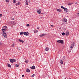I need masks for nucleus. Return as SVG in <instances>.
<instances>
[{
    "label": "nucleus",
    "mask_w": 79,
    "mask_h": 79,
    "mask_svg": "<svg viewBox=\"0 0 79 79\" xmlns=\"http://www.w3.org/2000/svg\"><path fill=\"white\" fill-rule=\"evenodd\" d=\"M2 36H3L4 38L6 39L7 38V36L6 35V33L5 32H3V33L2 34Z\"/></svg>",
    "instance_id": "1"
},
{
    "label": "nucleus",
    "mask_w": 79,
    "mask_h": 79,
    "mask_svg": "<svg viewBox=\"0 0 79 79\" xmlns=\"http://www.w3.org/2000/svg\"><path fill=\"white\" fill-rule=\"evenodd\" d=\"M57 42H58V43H60V44H64L63 40H57Z\"/></svg>",
    "instance_id": "2"
},
{
    "label": "nucleus",
    "mask_w": 79,
    "mask_h": 79,
    "mask_svg": "<svg viewBox=\"0 0 79 79\" xmlns=\"http://www.w3.org/2000/svg\"><path fill=\"white\" fill-rule=\"evenodd\" d=\"M16 61V60L15 59H12L10 60V62H11V63H13V62H15Z\"/></svg>",
    "instance_id": "3"
},
{
    "label": "nucleus",
    "mask_w": 79,
    "mask_h": 79,
    "mask_svg": "<svg viewBox=\"0 0 79 79\" xmlns=\"http://www.w3.org/2000/svg\"><path fill=\"white\" fill-rule=\"evenodd\" d=\"M37 11V12L38 13H39V14H42V13H41V9H38Z\"/></svg>",
    "instance_id": "4"
},
{
    "label": "nucleus",
    "mask_w": 79,
    "mask_h": 79,
    "mask_svg": "<svg viewBox=\"0 0 79 79\" xmlns=\"http://www.w3.org/2000/svg\"><path fill=\"white\" fill-rule=\"evenodd\" d=\"M74 43L73 42V43L70 46V48H73L74 47Z\"/></svg>",
    "instance_id": "5"
},
{
    "label": "nucleus",
    "mask_w": 79,
    "mask_h": 79,
    "mask_svg": "<svg viewBox=\"0 0 79 79\" xmlns=\"http://www.w3.org/2000/svg\"><path fill=\"white\" fill-rule=\"evenodd\" d=\"M24 34L25 35L27 36L29 34V33H28V32H24Z\"/></svg>",
    "instance_id": "6"
},
{
    "label": "nucleus",
    "mask_w": 79,
    "mask_h": 79,
    "mask_svg": "<svg viewBox=\"0 0 79 79\" xmlns=\"http://www.w3.org/2000/svg\"><path fill=\"white\" fill-rule=\"evenodd\" d=\"M69 35V31H67L65 33V35H66V36H68Z\"/></svg>",
    "instance_id": "7"
},
{
    "label": "nucleus",
    "mask_w": 79,
    "mask_h": 79,
    "mask_svg": "<svg viewBox=\"0 0 79 79\" xmlns=\"http://www.w3.org/2000/svg\"><path fill=\"white\" fill-rule=\"evenodd\" d=\"M31 68L33 69H34L35 68V67L34 66H33L32 67H31Z\"/></svg>",
    "instance_id": "8"
},
{
    "label": "nucleus",
    "mask_w": 79,
    "mask_h": 79,
    "mask_svg": "<svg viewBox=\"0 0 79 79\" xmlns=\"http://www.w3.org/2000/svg\"><path fill=\"white\" fill-rule=\"evenodd\" d=\"M19 42H22V43H23L24 42V41L21 40L19 39Z\"/></svg>",
    "instance_id": "9"
},
{
    "label": "nucleus",
    "mask_w": 79,
    "mask_h": 79,
    "mask_svg": "<svg viewBox=\"0 0 79 79\" xmlns=\"http://www.w3.org/2000/svg\"><path fill=\"white\" fill-rule=\"evenodd\" d=\"M10 24H12V25H14V21H12L10 22Z\"/></svg>",
    "instance_id": "10"
},
{
    "label": "nucleus",
    "mask_w": 79,
    "mask_h": 79,
    "mask_svg": "<svg viewBox=\"0 0 79 79\" xmlns=\"http://www.w3.org/2000/svg\"><path fill=\"white\" fill-rule=\"evenodd\" d=\"M60 64H63V61H62V60H60Z\"/></svg>",
    "instance_id": "11"
},
{
    "label": "nucleus",
    "mask_w": 79,
    "mask_h": 79,
    "mask_svg": "<svg viewBox=\"0 0 79 79\" xmlns=\"http://www.w3.org/2000/svg\"><path fill=\"white\" fill-rule=\"evenodd\" d=\"M20 3H21L20 2H18L15 4V5H16V6H17V5H20Z\"/></svg>",
    "instance_id": "12"
},
{
    "label": "nucleus",
    "mask_w": 79,
    "mask_h": 79,
    "mask_svg": "<svg viewBox=\"0 0 79 79\" xmlns=\"http://www.w3.org/2000/svg\"><path fill=\"white\" fill-rule=\"evenodd\" d=\"M57 11H59V12H61V11H62V10H61L60 9H57Z\"/></svg>",
    "instance_id": "13"
},
{
    "label": "nucleus",
    "mask_w": 79,
    "mask_h": 79,
    "mask_svg": "<svg viewBox=\"0 0 79 79\" xmlns=\"http://www.w3.org/2000/svg\"><path fill=\"white\" fill-rule=\"evenodd\" d=\"M30 70L29 69H27L26 70V72H30Z\"/></svg>",
    "instance_id": "14"
},
{
    "label": "nucleus",
    "mask_w": 79,
    "mask_h": 79,
    "mask_svg": "<svg viewBox=\"0 0 79 79\" xmlns=\"http://www.w3.org/2000/svg\"><path fill=\"white\" fill-rule=\"evenodd\" d=\"M68 10V9L66 8H65V9H64V11H65V12H68V11H67V10Z\"/></svg>",
    "instance_id": "15"
},
{
    "label": "nucleus",
    "mask_w": 79,
    "mask_h": 79,
    "mask_svg": "<svg viewBox=\"0 0 79 79\" xmlns=\"http://www.w3.org/2000/svg\"><path fill=\"white\" fill-rule=\"evenodd\" d=\"M26 5H28V3L27 2V0L26 1Z\"/></svg>",
    "instance_id": "16"
},
{
    "label": "nucleus",
    "mask_w": 79,
    "mask_h": 79,
    "mask_svg": "<svg viewBox=\"0 0 79 79\" xmlns=\"http://www.w3.org/2000/svg\"><path fill=\"white\" fill-rule=\"evenodd\" d=\"M2 31L3 32H4V31H6V30L4 28H3L2 29Z\"/></svg>",
    "instance_id": "17"
},
{
    "label": "nucleus",
    "mask_w": 79,
    "mask_h": 79,
    "mask_svg": "<svg viewBox=\"0 0 79 79\" xmlns=\"http://www.w3.org/2000/svg\"><path fill=\"white\" fill-rule=\"evenodd\" d=\"M23 34H24V32L23 31H22L20 33V35H23Z\"/></svg>",
    "instance_id": "18"
},
{
    "label": "nucleus",
    "mask_w": 79,
    "mask_h": 79,
    "mask_svg": "<svg viewBox=\"0 0 79 79\" xmlns=\"http://www.w3.org/2000/svg\"><path fill=\"white\" fill-rule=\"evenodd\" d=\"M44 35H45V34H42L40 35V37H43V36H44Z\"/></svg>",
    "instance_id": "19"
},
{
    "label": "nucleus",
    "mask_w": 79,
    "mask_h": 79,
    "mask_svg": "<svg viewBox=\"0 0 79 79\" xmlns=\"http://www.w3.org/2000/svg\"><path fill=\"white\" fill-rule=\"evenodd\" d=\"M37 32H38V30H35V31H34V33H35V34L37 33Z\"/></svg>",
    "instance_id": "20"
},
{
    "label": "nucleus",
    "mask_w": 79,
    "mask_h": 79,
    "mask_svg": "<svg viewBox=\"0 0 79 79\" xmlns=\"http://www.w3.org/2000/svg\"><path fill=\"white\" fill-rule=\"evenodd\" d=\"M15 66L16 67H18L19 65L18 64H15Z\"/></svg>",
    "instance_id": "21"
},
{
    "label": "nucleus",
    "mask_w": 79,
    "mask_h": 79,
    "mask_svg": "<svg viewBox=\"0 0 79 79\" xmlns=\"http://www.w3.org/2000/svg\"><path fill=\"white\" fill-rule=\"evenodd\" d=\"M61 8H62V9H63L64 10V9H65V8L63 6H61Z\"/></svg>",
    "instance_id": "22"
},
{
    "label": "nucleus",
    "mask_w": 79,
    "mask_h": 79,
    "mask_svg": "<svg viewBox=\"0 0 79 79\" xmlns=\"http://www.w3.org/2000/svg\"><path fill=\"white\" fill-rule=\"evenodd\" d=\"M64 22H66L67 21V19H64Z\"/></svg>",
    "instance_id": "23"
},
{
    "label": "nucleus",
    "mask_w": 79,
    "mask_h": 79,
    "mask_svg": "<svg viewBox=\"0 0 79 79\" xmlns=\"http://www.w3.org/2000/svg\"><path fill=\"white\" fill-rule=\"evenodd\" d=\"M8 66L9 67H10V68L11 67V65H10V64H8Z\"/></svg>",
    "instance_id": "24"
},
{
    "label": "nucleus",
    "mask_w": 79,
    "mask_h": 79,
    "mask_svg": "<svg viewBox=\"0 0 79 79\" xmlns=\"http://www.w3.org/2000/svg\"><path fill=\"white\" fill-rule=\"evenodd\" d=\"M35 76V74H34L33 75H31V77H34Z\"/></svg>",
    "instance_id": "25"
},
{
    "label": "nucleus",
    "mask_w": 79,
    "mask_h": 79,
    "mask_svg": "<svg viewBox=\"0 0 79 79\" xmlns=\"http://www.w3.org/2000/svg\"><path fill=\"white\" fill-rule=\"evenodd\" d=\"M13 2H14V3H16V0H13Z\"/></svg>",
    "instance_id": "26"
},
{
    "label": "nucleus",
    "mask_w": 79,
    "mask_h": 79,
    "mask_svg": "<svg viewBox=\"0 0 79 79\" xmlns=\"http://www.w3.org/2000/svg\"><path fill=\"white\" fill-rule=\"evenodd\" d=\"M65 35V33H64V32H63L62 33V35Z\"/></svg>",
    "instance_id": "27"
},
{
    "label": "nucleus",
    "mask_w": 79,
    "mask_h": 79,
    "mask_svg": "<svg viewBox=\"0 0 79 79\" xmlns=\"http://www.w3.org/2000/svg\"><path fill=\"white\" fill-rule=\"evenodd\" d=\"M49 48L48 47H46L45 50H49Z\"/></svg>",
    "instance_id": "28"
},
{
    "label": "nucleus",
    "mask_w": 79,
    "mask_h": 79,
    "mask_svg": "<svg viewBox=\"0 0 79 79\" xmlns=\"http://www.w3.org/2000/svg\"><path fill=\"white\" fill-rule=\"evenodd\" d=\"M4 29H5L6 30V26L4 27Z\"/></svg>",
    "instance_id": "29"
},
{
    "label": "nucleus",
    "mask_w": 79,
    "mask_h": 79,
    "mask_svg": "<svg viewBox=\"0 0 79 79\" xmlns=\"http://www.w3.org/2000/svg\"><path fill=\"white\" fill-rule=\"evenodd\" d=\"M72 3H70V2H69V3H68V5H72Z\"/></svg>",
    "instance_id": "30"
},
{
    "label": "nucleus",
    "mask_w": 79,
    "mask_h": 79,
    "mask_svg": "<svg viewBox=\"0 0 79 79\" xmlns=\"http://www.w3.org/2000/svg\"><path fill=\"white\" fill-rule=\"evenodd\" d=\"M64 59H65V57H64H64H63V58H62V60H64Z\"/></svg>",
    "instance_id": "31"
},
{
    "label": "nucleus",
    "mask_w": 79,
    "mask_h": 79,
    "mask_svg": "<svg viewBox=\"0 0 79 79\" xmlns=\"http://www.w3.org/2000/svg\"><path fill=\"white\" fill-rule=\"evenodd\" d=\"M24 62L26 63H27L28 62V61L27 60H25V61Z\"/></svg>",
    "instance_id": "32"
},
{
    "label": "nucleus",
    "mask_w": 79,
    "mask_h": 79,
    "mask_svg": "<svg viewBox=\"0 0 79 79\" xmlns=\"http://www.w3.org/2000/svg\"><path fill=\"white\" fill-rule=\"evenodd\" d=\"M6 2H9V0H6Z\"/></svg>",
    "instance_id": "33"
},
{
    "label": "nucleus",
    "mask_w": 79,
    "mask_h": 79,
    "mask_svg": "<svg viewBox=\"0 0 79 79\" xmlns=\"http://www.w3.org/2000/svg\"><path fill=\"white\" fill-rule=\"evenodd\" d=\"M26 26H27L28 27V26H29V24H27L26 25Z\"/></svg>",
    "instance_id": "34"
},
{
    "label": "nucleus",
    "mask_w": 79,
    "mask_h": 79,
    "mask_svg": "<svg viewBox=\"0 0 79 79\" xmlns=\"http://www.w3.org/2000/svg\"><path fill=\"white\" fill-rule=\"evenodd\" d=\"M2 16V15L1 14H0V17Z\"/></svg>",
    "instance_id": "35"
},
{
    "label": "nucleus",
    "mask_w": 79,
    "mask_h": 79,
    "mask_svg": "<svg viewBox=\"0 0 79 79\" xmlns=\"http://www.w3.org/2000/svg\"><path fill=\"white\" fill-rule=\"evenodd\" d=\"M12 46H14V45H15V44H12Z\"/></svg>",
    "instance_id": "36"
},
{
    "label": "nucleus",
    "mask_w": 79,
    "mask_h": 79,
    "mask_svg": "<svg viewBox=\"0 0 79 79\" xmlns=\"http://www.w3.org/2000/svg\"><path fill=\"white\" fill-rule=\"evenodd\" d=\"M77 15L78 16H79V13H77Z\"/></svg>",
    "instance_id": "37"
},
{
    "label": "nucleus",
    "mask_w": 79,
    "mask_h": 79,
    "mask_svg": "<svg viewBox=\"0 0 79 79\" xmlns=\"http://www.w3.org/2000/svg\"><path fill=\"white\" fill-rule=\"evenodd\" d=\"M1 45H2V43H0V46Z\"/></svg>",
    "instance_id": "38"
},
{
    "label": "nucleus",
    "mask_w": 79,
    "mask_h": 79,
    "mask_svg": "<svg viewBox=\"0 0 79 79\" xmlns=\"http://www.w3.org/2000/svg\"><path fill=\"white\" fill-rule=\"evenodd\" d=\"M24 77V75H22V77Z\"/></svg>",
    "instance_id": "39"
},
{
    "label": "nucleus",
    "mask_w": 79,
    "mask_h": 79,
    "mask_svg": "<svg viewBox=\"0 0 79 79\" xmlns=\"http://www.w3.org/2000/svg\"><path fill=\"white\" fill-rule=\"evenodd\" d=\"M42 14H43V15H45V13H41Z\"/></svg>",
    "instance_id": "40"
},
{
    "label": "nucleus",
    "mask_w": 79,
    "mask_h": 79,
    "mask_svg": "<svg viewBox=\"0 0 79 79\" xmlns=\"http://www.w3.org/2000/svg\"><path fill=\"white\" fill-rule=\"evenodd\" d=\"M53 25H51V27H53Z\"/></svg>",
    "instance_id": "41"
},
{
    "label": "nucleus",
    "mask_w": 79,
    "mask_h": 79,
    "mask_svg": "<svg viewBox=\"0 0 79 79\" xmlns=\"http://www.w3.org/2000/svg\"><path fill=\"white\" fill-rule=\"evenodd\" d=\"M40 27H37V29H39Z\"/></svg>",
    "instance_id": "42"
},
{
    "label": "nucleus",
    "mask_w": 79,
    "mask_h": 79,
    "mask_svg": "<svg viewBox=\"0 0 79 79\" xmlns=\"http://www.w3.org/2000/svg\"><path fill=\"white\" fill-rule=\"evenodd\" d=\"M15 22H14V24H15Z\"/></svg>",
    "instance_id": "43"
},
{
    "label": "nucleus",
    "mask_w": 79,
    "mask_h": 79,
    "mask_svg": "<svg viewBox=\"0 0 79 79\" xmlns=\"http://www.w3.org/2000/svg\"><path fill=\"white\" fill-rule=\"evenodd\" d=\"M46 51H48V50H45Z\"/></svg>",
    "instance_id": "44"
},
{
    "label": "nucleus",
    "mask_w": 79,
    "mask_h": 79,
    "mask_svg": "<svg viewBox=\"0 0 79 79\" xmlns=\"http://www.w3.org/2000/svg\"><path fill=\"white\" fill-rule=\"evenodd\" d=\"M14 19V18H12V20H13Z\"/></svg>",
    "instance_id": "45"
},
{
    "label": "nucleus",
    "mask_w": 79,
    "mask_h": 79,
    "mask_svg": "<svg viewBox=\"0 0 79 79\" xmlns=\"http://www.w3.org/2000/svg\"><path fill=\"white\" fill-rule=\"evenodd\" d=\"M0 23H1V21H0Z\"/></svg>",
    "instance_id": "46"
},
{
    "label": "nucleus",
    "mask_w": 79,
    "mask_h": 79,
    "mask_svg": "<svg viewBox=\"0 0 79 79\" xmlns=\"http://www.w3.org/2000/svg\"><path fill=\"white\" fill-rule=\"evenodd\" d=\"M30 2V1H29V2Z\"/></svg>",
    "instance_id": "47"
},
{
    "label": "nucleus",
    "mask_w": 79,
    "mask_h": 79,
    "mask_svg": "<svg viewBox=\"0 0 79 79\" xmlns=\"http://www.w3.org/2000/svg\"><path fill=\"white\" fill-rule=\"evenodd\" d=\"M69 79H71V78H69Z\"/></svg>",
    "instance_id": "48"
}]
</instances>
